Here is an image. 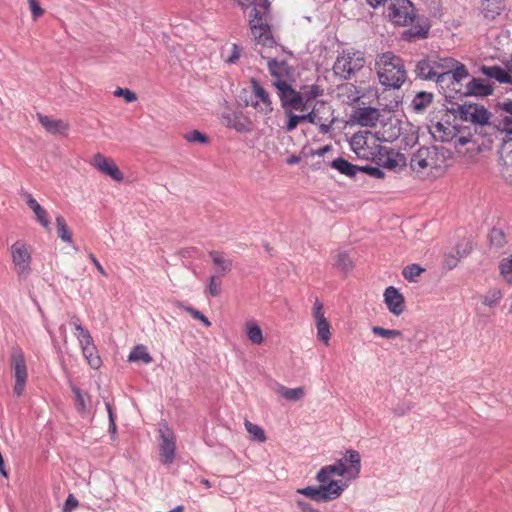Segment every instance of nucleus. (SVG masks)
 Returning <instances> with one entry per match:
<instances>
[{"label":"nucleus","instance_id":"obj_57","mask_svg":"<svg viewBox=\"0 0 512 512\" xmlns=\"http://www.w3.org/2000/svg\"><path fill=\"white\" fill-rule=\"evenodd\" d=\"M79 505L78 500L75 498L73 494H69L64 506H63V512H72L75 508H77Z\"/></svg>","mask_w":512,"mask_h":512},{"label":"nucleus","instance_id":"obj_8","mask_svg":"<svg viewBox=\"0 0 512 512\" xmlns=\"http://www.w3.org/2000/svg\"><path fill=\"white\" fill-rule=\"evenodd\" d=\"M350 146L358 158L372 161L376 160L382 149L379 139L368 131L355 133L350 140Z\"/></svg>","mask_w":512,"mask_h":512},{"label":"nucleus","instance_id":"obj_22","mask_svg":"<svg viewBox=\"0 0 512 512\" xmlns=\"http://www.w3.org/2000/svg\"><path fill=\"white\" fill-rule=\"evenodd\" d=\"M380 116L379 109L374 107L358 108L353 115L356 122L363 127H375Z\"/></svg>","mask_w":512,"mask_h":512},{"label":"nucleus","instance_id":"obj_37","mask_svg":"<svg viewBox=\"0 0 512 512\" xmlns=\"http://www.w3.org/2000/svg\"><path fill=\"white\" fill-rule=\"evenodd\" d=\"M56 230L59 238L66 242L71 243L72 242V234L68 229L67 223L63 216L58 215L56 216Z\"/></svg>","mask_w":512,"mask_h":512},{"label":"nucleus","instance_id":"obj_38","mask_svg":"<svg viewBox=\"0 0 512 512\" xmlns=\"http://www.w3.org/2000/svg\"><path fill=\"white\" fill-rule=\"evenodd\" d=\"M317 338L326 346L329 345L331 339V324L329 321L316 323Z\"/></svg>","mask_w":512,"mask_h":512},{"label":"nucleus","instance_id":"obj_52","mask_svg":"<svg viewBox=\"0 0 512 512\" xmlns=\"http://www.w3.org/2000/svg\"><path fill=\"white\" fill-rule=\"evenodd\" d=\"M70 324L75 328L78 340L86 335H90V332L82 326L81 321L77 316L74 315L71 317Z\"/></svg>","mask_w":512,"mask_h":512},{"label":"nucleus","instance_id":"obj_21","mask_svg":"<svg viewBox=\"0 0 512 512\" xmlns=\"http://www.w3.org/2000/svg\"><path fill=\"white\" fill-rule=\"evenodd\" d=\"M24 199L27 206L33 211L36 221L45 229H50V219L47 210L42 207L32 194L25 192Z\"/></svg>","mask_w":512,"mask_h":512},{"label":"nucleus","instance_id":"obj_7","mask_svg":"<svg viewBox=\"0 0 512 512\" xmlns=\"http://www.w3.org/2000/svg\"><path fill=\"white\" fill-rule=\"evenodd\" d=\"M323 90L317 85L304 86L299 91L291 90L281 103L282 108H291L295 111L306 112L314 103L318 102L317 98L321 96Z\"/></svg>","mask_w":512,"mask_h":512},{"label":"nucleus","instance_id":"obj_5","mask_svg":"<svg viewBox=\"0 0 512 512\" xmlns=\"http://www.w3.org/2000/svg\"><path fill=\"white\" fill-rule=\"evenodd\" d=\"M361 470L360 454L356 450H348L344 458L337 460L334 464L324 466L317 473L316 479L319 483L328 484L336 482L333 476H349L351 478L358 477ZM342 484H346L340 481Z\"/></svg>","mask_w":512,"mask_h":512},{"label":"nucleus","instance_id":"obj_26","mask_svg":"<svg viewBox=\"0 0 512 512\" xmlns=\"http://www.w3.org/2000/svg\"><path fill=\"white\" fill-rule=\"evenodd\" d=\"M466 94L474 96H488L493 93V87L484 79L473 78L466 86Z\"/></svg>","mask_w":512,"mask_h":512},{"label":"nucleus","instance_id":"obj_32","mask_svg":"<svg viewBox=\"0 0 512 512\" xmlns=\"http://www.w3.org/2000/svg\"><path fill=\"white\" fill-rule=\"evenodd\" d=\"M244 327L246 336L251 343L256 345H260L263 343L264 338L262 330L255 321H247Z\"/></svg>","mask_w":512,"mask_h":512},{"label":"nucleus","instance_id":"obj_43","mask_svg":"<svg viewBox=\"0 0 512 512\" xmlns=\"http://www.w3.org/2000/svg\"><path fill=\"white\" fill-rule=\"evenodd\" d=\"M335 265L345 273L351 271L353 268V262L346 252H338L335 255Z\"/></svg>","mask_w":512,"mask_h":512},{"label":"nucleus","instance_id":"obj_4","mask_svg":"<svg viewBox=\"0 0 512 512\" xmlns=\"http://www.w3.org/2000/svg\"><path fill=\"white\" fill-rule=\"evenodd\" d=\"M375 71L379 83L385 88L399 89L407 79L403 60L390 51L377 55Z\"/></svg>","mask_w":512,"mask_h":512},{"label":"nucleus","instance_id":"obj_29","mask_svg":"<svg viewBox=\"0 0 512 512\" xmlns=\"http://www.w3.org/2000/svg\"><path fill=\"white\" fill-rule=\"evenodd\" d=\"M504 7V0H483L482 13L485 18L494 20L498 15L501 14Z\"/></svg>","mask_w":512,"mask_h":512},{"label":"nucleus","instance_id":"obj_61","mask_svg":"<svg viewBox=\"0 0 512 512\" xmlns=\"http://www.w3.org/2000/svg\"><path fill=\"white\" fill-rule=\"evenodd\" d=\"M89 259L91 260V262L94 264V266L96 267V269L102 276H107L105 269L103 268L101 263L97 260V258L95 257L94 254L90 253Z\"/></svg>","mask_w":512,"mask_h":512},{"label":"nucleus","instance_id":"obj_19","mask_svg":"<svg viewBox=\"0 0 512 512\" xmlns=\"http://www.w3.org/2000/svg\"><path fill=\"white\" fill-rule=\"evenodd\" d=\"M383 297L384 303L391 314L400 316L405 311V298L396 287H387L383 293Z\"/></svg>","mask_w":512,"mask_h":512},{"label":"nucleus","instance_id":"obj_14","mask_svg":"<svg viewBox=\"0 0 512 512\" xmlns=\"http://www.w3.org/2000/svg\"><path fill=\"white\" fill-rule=\"evenodd\" d=\"M10 361L15 377L14 392L17 396H20L25 389L28 377L24 353L20 347L12 349Z\"/></svg>","mask_w":512,"mask_h":512},{"label":"nucleus","instance_id":"obj_34","mask_svg":"<svg viewBox=\"0 0 512 512\" xmlns=\"http://www.w3.org/2000/svg\"><path fill=\"white\" fill-rule=\"evenodd\" d=\"M283 109L287 116V121L284 126V129L286 132H292L293 130H295L297 128V126L300 123L306 122L304 112H301V114L297 115V114L293 113V111H295V109H291V108H283Z\"/></svg>","mask_w":512,"mask_h":512},{"label":"nucleus","instance_id":"obj_30","mask_svg":"<svg viewBox=\"0 0 512 512\" xmlns=\"http://www.w3.org/2000/svg\"><path fill=\"white\" fill-rule=\"evenodd\" d=\"M482 72L489 78L496 79L500 83H512V75L499 66H483Z\"/></svg>","mask_w":512,"mask_h":512},{"label":"nucleus","instance_id":"obj_31","mask_svg":"<svg viewBox=\"0 0 512 512\" xmlns=\"http://www.w3.org/2000/svg\"><path fill=\"white\" fill-rule=\"evenodd\" d=\"M331 167L339 171L341 174L354 177L358 171H360V167L350 163L344 158H337L331 162Z\"/></svg>","mask_w":512,"mask_h":512},{"label":"nucleus","instance_id":"obj_13","mask_svg":"<svg viewBox=\"0 0 512 512\" xmlns=\"http://www.w3.org/2000/svg\"><path fill=\"white\" fill-rule=\"evenodd\" d=\"M306 122L319 126L321 132L327 133L334 121L331 106L324 101H318L304 112Z\"/></svg>","mask_w":512,"mask_h":512},{"label":"nucleus","instance_id":"obj_28","mask_svg":"<svg viewBox=\"0 0 512 512\" xmlns=\"http://www.w3.org/2000/svg\"><path fill=\"white\" fill-rule=\"evenodd\" d=\"M433 94L426 91L418 92L411 101L410 107L413 112L422 114L432 104Z\"/></svg>","mask_w":512,"mask_h":512},{"label":"nucleus","instance_id":"obj_12","mask_svg":"<svg viewBox=\"0 0 512 512\" xmlns=\"http://www.w3.org/2000/svg\"><path fill=\"white\" fill-rule=\"evenodd\" d=\"M386 17L397 26H406L414 19V9L409 0H387Z\"/></svg>","mask_w":512,"mask_h":512},{"label":"nucleus","instance_id":"obj_17","mask_svg":"<svg viewBox=\"0 0 512 512\" xmlns=\"http://www.w3.org/2000/svg\"><path fill=\"white\" fill-rule=\"evenodd\" d=\"M222 123L230 129L239 133L252 131L253 123L251 119L240 110H227L221 115Z\"/></svg>","mask_w":512,"mask_h":512},{"label":"nucleus","instance_id":"obj_41","mask_svg":"<svg viewBox=\"0 0 512 512\" xmlns=\"http://www.w3.org/2000/svg\"><path fill=\"white\" fill-rule=\"evenodd\" d=\"M245 428L247 432L251 435V437L254 440L259 441L260 443H263L266 441V435L262 427L259 425H256L249 420H245L244 422Z\"/></svg>","mask_w":512,"mask_h":512},{"label":"nucleus","instance_id":"obj_40","mask_svg":"<svg viewBox=\"0 0 512 512\" xmlns=\"http://www.w3.org/2000/svg\"><path fill=\"white\" fill-rule=\"evenodd\" d=\"M499 272L504 281L512 285V256L503 258L500 261Z\"/></svg>","mask_w":512,"mask_h":512},{"label":"nucleus","instance_id":"obj_59","mask_svg":"<svg viewBox=\"0 0 512 512\" xmlns=\"http://www.w3.org/2000/svg\"><path fill=\"white\" fill-rule=\"evenodd\" d=\"M399 161H402V156L399 154L395 158L387 157L384 162V167L388 169H395L399 165Z\"/></svg>","mask_w":512,"mask_h":512},{"label":"nucleus","instance_id":"obj_48","mask_svg":"<svg viewBox=\"0 0 512 512\" xmlns=\"http://www.w3.org/2000/svg\"><path fill=\"white\" fill-rule=\"evenodd\" d=\"M184 139L190 143L198 142L201 144H207L209 142V138L199 130H192L184 134Z\"/></svg>","mask_w":512,"mask_h":512},{"label":"nucleus","instance_id":"obj_49","mask_svg":"<svg viewBox=\"0 0 512 512\" xmlns=\"http://www.w3.org/2000/svg\"><path fill=\"white\" fill-rule=\"evenodd\" d=\"M32 19L37 21L45 14V9L41 7L39 0H27Z\"/></svg>","mask_w":512,"mask_h":512},{"label":"nucleus","instance_id":"obj_3","mask_svg":"<svg viewBox=\"0 0 512 512\" xmlns=\"http://www.w3.org/2000/svg\"><path fill=\"white\" fill-rule=\"evenodd\" d=\"M410 168L423 179L441 176L446 168L445 152L435 146L421 147L412 155Z\"/></svg>","mask_w":512,"mask_h":512},{"label":"nucleus","instance_id":"obj_64","mask_svg":"<svg viewBox=\"0 0 512 512\" xmlns=\"http://www.w3.org/2000/svg\"><path fill=\"white\" fill-rule=\"evenodd\" d=\"M387 0H366V2L373 8L383 5Z\"/></svg>","mask_w":512,"mask_h":512},{"label":"nucleus","instance_id":"obj_16","mask_svg":"<svg viewBox=\"0 0 512 512\" xmlns=\"http://www.w3.org/2000/svg\"><path fill=\"white\" fill-rule=\"evenodd\" d=\"M459 115L463 121L474 125L485 126L490 123L491 113L478 104H463L459 107Z\"/></svg>","mask_w":512,"mask_h":512},{"label":"nucleus","instance_id":"obj_2","mask_svg":"<svg viewBox=\"0 0 512 512\" xmlns=\"http://www.w3.org/2000/svg\"><path fill=\"white\" fill-rule=\"evenodd\" d=\"M415 73L421 79L436 82H443L450 75L456 82L468 77L464 64L454 58L438 55H430L420 60L416 65Z\"/></svg>","mask_w":512,"mask_h":512},{"label":"nucleus","instance_id":"obj_47","mask_svg":"<svg viewBox=\"0 0 512 512\" xmlns=\"http://www.w3.org/2000/svg\"><path fill=\"white\" fill-rule=\"evenodd\" d=\"M372 332L380 337L393 339L402 336V332L396 329H386L380 326H374Z\"/></svg>","mask_w":512,"mask_h":512},{"label":"nucleus","instance_id":"obj_54","mask_svg":"<svg viewBox=\"0 0 512 512\" xmlns=\"http://www.w3.org/2000/svg\"><path fill=\"white\" fill-rule=\"evenodd\" d=\"M242 47L237 44H232L229 49V55L226 58L228 64H235L240 59Z\"/></svg>","mask_w":512,"mask_h":512},{"label":"nucleus","instance_id":"obj_63","mask_svg":"<svg viewBox=\"0 0 512 512\" xmlns=\"http://www.w3.org/2000/svg\"><path fill=\"white\" fill-rule=\"evenodd\" d=\"M330 150H331V146L326 145V146L321 147V148H319V149H317V150H314V151L312 152V155H316V156H323V155H325L327 152H329Z\"/></svg>","mask_w":512,"mask_h":512},{"label":"nucleus","instance_id":"obj_39","mask_svg":"<svg viewBox=\"0 0 512 512\" xmlns=\"http://www.w3.org/2000/svg\"><path fill=\"white\" fill-rule=\"evenodd\" d=\"M497 127L501 133L504 134L503 141L507 144L512 143V118L501 117Z\"/></svg>","mask_w":512,"mask_h":512},{"label":"nucleus","instance_id":"obj_33","mask_svg":"<svg viewBox=\"0 0 512 512\" xmlns=\"http://www.w3.org/2000/svg\"><path fill=\"white\" fill-rule=\"evenodd\" d=\"M276 392L278 395L288 401H299L305 395V389L303 387L288 388L286 386L280 385Z\"/></svg>","mask_w":512,"mask_h":512},{"label":"nucleus","instance_id":"obj_11","mask_svg":"<svg viewBox=\"0 0 512 512\" xmlns=\"http://www.w3.org/2000/svg\"><path fill=\"white\" fill-rule=\"evenodd\" d=\"M13 268L19 278H27L31 273L32 256L29 246L16 241L10 247Z\"/></svg>","mask_w":512,"mask_h":512},{"label":"nucleus","instance_id":"obj_42","mask_svg":"<svg viewBox=\"0 0 512 512\" xmlns=\"http://www.w3.org/2000/svg\"><path fill=\"white\" fill-rule=\"evenodd\" d=\"M177 306L179 308L183 309L184 311H186L187 313H189L193 319L202 322L205 327L209 328L212 325L210 320L203 313H201L199 310L195 309L194 307L186 306L181 302H178Z\"/></svg>","mask_w":512,"mask_h":512},{"label":"nucleus","instance_id":"obj_62","mask_svg":"<svg viewBox=\"0 0 512 512\" xmlns=\"http://www.w3.org/2000/svg\"><path fill=\"white\" fill-rule=\"evenodd\" d=\"M297 506L302 512H318L309 503L304 501H297Z\"/></svg>","mask_w":512,"mask_h":512},{"label":"nucleus","instance_id":"obj_50","mask_svg":"<svg viewBox=\"0 0 512 512\" xmlns=\"http://www.w3.org/2000/svg\"><path fill=\"white\" fill-rule=\"evenodd\" d=\"M206 292L213 297H216L221 293V283L218 276L213 275L209 278Z\"/></svg>","mask_w":512,"mask_h":512},{"label":"nucleus","instance_id":"obj_60","mask_svg":"<svg viewBox=\"0 0 512 512\" xmlns=\"http://www.w3.org/2000/svg\"><path fill=\"white\" fill-rule=\"evenodd\" d=\"M452 141H454V147L458 149L459 147L466 145L470 141V138L466 136H459L458 131L456 130V137Z\"/></svg>","mask_w":512,"mask_h":512},{"label":"nucleus","instance_id":"obj_27","mask_svg":"<svg viewBox=\"0 0 512 512\" xmlns=\"http://www.w3.org/2000/svg\"><path fill=\"white\" fill-rule=\"evenodd\" d=\"M338 96L350 105L357 103L361 98V91L352 83H345L338 87Z\"/></svg>","mask_w":512,"mask_h":512},{"label":"nucleus","instance_id":"obj_46","mask_svg":"<svg viewBox=\"0 0 512 512\" xmlns=\"http://www.w3.org/2000/svg\"><path fill=\"white\" fill-rule=\"evenodd\" d=\"M312 316L315 321V324L328 321V319L325 316L324 305L319 299H316L313 304Z\"/></svg>","mask_w":512,"mask_h":512},{"label":"nucleus","instance_id":"obj_1","mask_svg":"<svg viewBox=\"0 0 512 512\" xmlns=\"http://www.w3.org/2000/svg\"><path fill=\"white\" fill-rule=\"evenodd\" d=\"M238 4L244 8L255 3V7L251 11V19L249 21L251 33L254 37L258 52L265 59H268L267 68L272 78V85L277 90V95L280 102H284V99L288 94H291L293 84L296 81L294 69L288 65L286 61H278L272 59L267 54V50H271L276 47V42L271 33L270 26L264 18L268 11L270 3L268 0H236Z\"/></svg>","mask_w":512,"mask_h":512},{"label":"nucleus","instance_id":"obj_9","mask_svg":"<svg viewBox=\"0 0 512 512\" xmlns=\"http://www.w3.org/2000/svg\"><path fill=\"white\" fill-rule=\"evenodd\" d=\"M250 89L246 106L252 107L257 114L263 117H269L273 112V102L270 93L256 79H251Z\"/></svg>","mask_w":512,"mask_h":512},{"label":"nucleus","instance_id":"obj_20","mask_svg":"<svg viewBox=\"0 0 512 512\" xmlns=\"http://www.w3.org/2000/svg\"><path fill=\"white\" fill-rule=\"evenodd\" d=\"M82 353L87 360V363L93 368L97 369L101 364V358L98 355L96 346L94 345L91 335H86L79 339Z\"/></svg>","mask_w":512,"mask_h":512},{"label":"nucleus","instance_id":"obj_45","mask_svg":"<svg viewBox=\"0 0 512 512\" xmlns=\"http://www.w3.org/2000/svg\"><path fill=\"white\" fill-rule=\"evenodd\" d=\"M502 298V293L499 289H490L485 295L482 296L481 302L483 305L493 307L499 303Z\"/></svg>","mask_w":512,"mask_h":512},{"label":"nucleus","instance_id":"obj_36","mask_svg":"<svg viewBox=\"0 0 512 512\" xmlns=\"http://www.w3.org/2000/svg\"><path fill=\"white\" fill-rule=\"evenodd\" d=\"M128 360L130 362H143L145 364H149L153 361L152 356L147 351V348L144 345L135 346L128 356Z\"/></svg>","mask_w":512,"mask_h":512},{"label":"nucleus","instance_id":"obj_23","mask_svg":"<svg viewBox=\"0 0 512 512\" xmlns=\"http://www.w3.org/2000/svg\"><path fill=\"white\" fill-rule=\"evenodd\" d=\"M430 133L436 141L449 142L456 137V126L449 122H437L430 127Z\"/></svg>","mask_w":512,"mask_h":512},{"label":"nucleus","instance_id":"obj_53","mask_svg":"<svg viewBox=\"0 0 512 512\" xmlns=\"http://www.w3.org/2000/svg\"><path fill=\"white\" fill-rule=\"evenodd\" d=\"M462 256L460 255L459 251L454 253H448L444 256V265L448 269H454L458 263L460 262V259Z\"/></svg>","mask_w":512,"mask_h":512},{"label":"nucleus","instance_id":"obj_55","mask_svg":"<svg viewBox=\"0 0 512 512\" xmlns=\"http://www.w3.org/2000/svg\"><path fill=\"white\" fill-rule=\"evenodd\" d=\"M498 108L501 111V117L512 118V99L507 98L499 102Z\"/></svg>","mask_w":512,"mask_h":512},{"label":"nucleus","instance_id":"obj_24","mask_svg":"<svg viewBox=\"0 0 512 512\" xmlns=\"http://www.w3.org/2000/svg\"><path fill=\"white\" fill-rule=\"evenodd\" d=\"M37 119L44 129L52 134H66L69 129V124L62 119H54L40 113L37 114Z\"/></svg>","mask_w":512,"mask_h":512},{"label":"nucleus","instance_id":"obj_56","mask_svg":"<svg viewBox=\"0 0 512 512\" xmlns=\"http://www.w3.org/2000/svg\"><path fill=\"white\" fill-rule=\"evenodd\" d=\"M114 95L124 97L126 102H134L137 99L136 94L127 88H117L114 92Z\"/></svg>","mask_w":512,"mask_h":512},{"label":"nucleus","instance_id":"obj_15","mask_svg":"<svg viewBox=\"0 0 512 512\" xmlns=\"http://www.w3.org/2000/svg\"><path fill=\"white\" fill-rule=\"evenodd\" d=\"M89 164L102 175L110 177L116 182H122L124 175L112 158L106 157L101 153L94 154Z\"/></svg>","mask_w":512,"mask_h":512},{"label":"nucleus","instance_id":"obj_25","mask_svg":"<svg viewBox=\"0 0 512 512\" xmlns=\"http://www.w3.org/2000/svg\"><path fill=\"white\" fill-rule=\"evenodd\" d=\"M209 257L215 267V269L221 274L225 275L232 270L233 261L226 256L225 253L217 250L209 251Z\"/></svg>","mask_w":512,"mask_h":512},{"label":"nucleus","instance_id":"obj_51","mask_svg":"<svg viewBox=\"0 0 512 512\" xmlns=\"http://www.w3.org/2000/svg\"><path fill=\"white\" fill-rule=\"evenodd\" d=\"M72 391L75 394V406L79 413H85L87 411V405L84 396L82 395L80 389L76 386L72 387Z\"/></svg>","mask_w":512,"mask_h":512},{"label":"nucleus","instance_id":"obj_10","mask_svg":"<svg viewBox=\"0 0 512 512\" xmlns=\"http://www.w3.org/2000/svg\"><path fill=\"white\" fill-rule=\"evenodd\" d=\"M347 487L346 484L341 482H330L328 484L320 483V486H308L305 488L297 489V493L304 495L317 502L332 501L340 497L342 492Z\"/></svg>","mask_w":512,"mask_h":512},{"label":"nucleus","instance_id":"obj_44","mask_svg":"<svg viewBox=\"0 0 512 512\" xmlns=\"http://www.w3.org/2000/svg\"><path fill=\"white\" fill-rule=\"evenodd\" d=\"M424 271L425 269L418 264H410L403 269L402 275L407 281L415 282Z\"/></svg>","mask_w":512,"mask_h":512},{"label":"nucleus","instance_id":"obj_35","mask_svg":"<svg viewBox=\"0 0 512 512\" xmlns=\"http://www.w3.org/2000/svg\"><path fill=\"white\" fill-rule=\"evenodd\" d=\"M488 240L491 248L499 250L507 244V238L504 231L500 228H492L488 234Z\"/></svg>","mask_w":512,"mask_h":512},{"label":"nucleus","instance_id":"obj_18","mask_svg":"<svg viewBox=\"0 0 512 512\" xmlns=\"http://www.w3.org/2000/svg\"><path fill=\"white\" fill-rule=\"evenodd\" d=\"M159 433L161 439L159 445L160 461L163 464H170L173 462L175 457V436L173 432L167 427L159 429Z\"/></svg>","mask_w":512,"mask_h":512},{"label":"nucleus","instance_id":"obj_6","mask_svg":"<svg viewBox=\"0 0 512 512\" xmlns=\"http://www.w3.org/2000/svg\"><path fill=\"white\" fill-rule=\"evenodd\" d=\"M366 64L363 52L356 49H347L342 51L336 58L333 71L336 76L343 79H350L357 72L362 70Z\"/></svg>","mask_w":512,"mask_h":512},{"label":"nucleus","instance_id":"obj_58","mask_svg":"<svg viewBox=\"0 0 512 512\" xmlns=\"http://www.w3.org/2000/svg\"><path fill=\"white\" fill-rule=\"evenodd\" d=\"M360 171H363V172L367 173L368 175L373 176L375 178H383L384 177V172L378 167H372V166L360 167Z\"/></svg>","mask_w":512,"mask_h":512}]
</instances>
